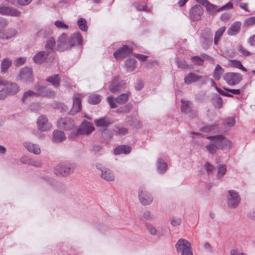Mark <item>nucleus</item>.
I'll return each mask as SVG.
<instances>
[{
	"label": "nucleus",
	"mask_w": 255,
	"mask_h": 255,
	"mask_svg": "<svg viewBox=\"0 0 255 255\" xmlns=\"http://www.w3.org/2000/svg\"><path fill=\"white\" fill-rule=\"evenodd\" d=\"M208 138L210 139V143L206 147L211 154L215 153L217 149H230L233 145L232 141L223 135H216Z\"/></svg>",
	"instance_id": "1"
},
{
	"label": "nucleus",
	"mask_w": 255,
	"mask_h": 255,
	"mask_svg": "<svg viewBox=\"0 0 255 255\" xmlns=\"http://www.w3.org/2000/svg\"><path fill=\"white\" fill-rule=\"evenodd\" d=\"M61 44H64L66 48H71L75 45H81L83 39L79 32L73 33L68 37L65 33L62 34L59 38Z\"/></svg>",
	"instance_id": "2"
},
{
	"label": "nucleus",
	"mask_w": 255,
	"mask_h": 255,
	"mask_svg": "<svg viewBox=\"0 0 255 255\" xmlns=\"http://www.w3.org/2000/svg\"><path fill=\"white\" fill-rule=\"evenodd\" d=\"M226 198L227 206L230 209L237 208L239 206L241 201V197L239 193L233 189L228 190Z\"/></svg>",
	"instance_id": "3"
},
{
	"label": "nucleus",
	"mask_w": 255,
	"mask_h": 255,
	"mask_svg": "<svg viewBox=\"0 0 255 255\" xmlns=\"http://www.w3.org/2000/svg\"><path fill=\"white\" fill-rule=\"evenodd\" d=\"M76 166L74 163L67 162L57 164L54 168L55 173L59 175H68L73 172Z\"/></svg>",
	"instance_id": "4"
},
{
	"label": "nucleus",
	"mask_w": 255,
	"mask_h": 255,
	"mask_svg": "<svg viewBox=\"0 0 255 255\" xmlns=\"http://www.w3.org/2000/svg\"><path fill=\"white\" fill-rule=\"evenodd\" d=\"M176 252L180 255H193L190 243L187 240L180 239L175 246Z\"/></svg>",
	"instance_id": "5"
},
{
	"label": "nucleus",
	"mask_w": 255,
	"mask_h": 255,
	"mask_svg": "<svg viewBox=\"0 0 255 255\" xmlns=\"http://www.w3.org/2000/svg\"><path fill=\"white\" fill-rule=\"evenodd\" d=\"M200 42L202 47L208 49L212 44L213 33L211 28L206 27L203 29L200 37Z\"/></svg>",
	"instance_id": "6"
},
{
	"label": "nucleus",
	"mask_w": 255,
	"mask_h": 255,
	"mask_svg": "<svg viewBox=\"0 0 255 255\" xmlns=\"http://www.w3.org/2000/svg\"><path fill=\"white\" fill-rule=\"evenodd\" d=\"M223 78L230 86L237 85L243 79L241 74L234 72L226 73L224 74Z\"/></svg>",
	"instance_id": "7"
},
{
	"label": "nucleus",
	"mask_w": 255,
	"mask_h": 255,
	"mask_svg": "<svg viewBox=\"0 0 255 255\" xmlns=\"http://www.w3.org/2000/svg\"><path fill=\"white\" fill-rule=\"evenodd\" d=\"M138 196L140 203L143 205H148L152 202L151 195L144 187L139 188Z\"/></svg>",
	"instance_id": "8"
},
{
	"label": "nucleus",
	"mask_w": 255,
	"mask_h": 255,
	"mask_svg": "<svg viewBox=\"0 0 255 255\" xmlns=\"http://www.w3.org/2000/svg\"><path fill=\"white\" fill-rule=\"evenodd\" d=\"M96 167L101 171L100 176L102 179L107 181H113L115 180V175L110 169L103 167L100 164H96Z\"/></svg>",
	"instance_id": "9"
},
{
	"label": "nucleus",
	"mask_w": 255,
	"mask_h": 255,
	"mask_svg": "<svg viewBox=\"0 0 255 255\" xmlns=\"http://www.w3.org/2000/svg\"><path fill=\"white\" fill-rule=\"evenodd\" d=\"M36 123L38 129L42 131H48L52 128V124L49 122L47 118L43 115L38 118Z\"/></svg>",
	"instance_id": "10"
},
{
	"label": "nucleus",
	"mask_w": 255,
	"mask_h": 255,
	"mask_svg": "<svg viewBox=\"0 0 255 255\" xmlns=\"http://www.w3.org/2000/svg\"><path fill=\"white\" fill-rule=\"evenodd\" d=\"M207 78L206 76H202L193 73H189L184 78V82L186 84H190L192 83L200 81L201 84L206 83Z\"/></svg>",
	"instance_id": "11"
},
{
	"label": "nucleus",
	"mask_w": 255,
	"mask_h": 255,
	"mask_svg": "<svg viewBox=\"0 0 255 255\" xmlns=\"http://www.w3.org/2000/svg\"><path fill=\"white\" fill-rule=\"evenodd\" d=\"M57 126L59 128L69 130L74 128L75 124L74 121L70 118H61L57 122Z\"/></svg>",
	"instance_id": "12"
},
{
	"label": "nucleus",
	"mask_w": 255,
	"mask_h": 255,
	"mask_svg": "<svg viewBox=\"0 0 255 255\" xmlns=\"http://www.w3.org/2000/svg\"><path fill=\"white\" fill-rule=\"evenodd\" d=\"M95 129L92 124L84 121L81 124L79 128L77 130L75 135L79 134H89Z\"/></svg>",
	"instance_id": "13"
},
{
	"label": "nucleus",
	"mask_w": 255,
	"mask_h": 255,
	"mask_svg": "<svg viewBox=\"0 0 255 255\" xmlns=\"http://www.w3.org/2000/svg\"><path fill=\"white\" fill-rule=\"evenodd\" d=\"M3 86L9 96L15 95L20 91L19 86L14 82L5 81Z\"/></svg>",
	"instance_id": "14"
},
{
	"label": "nucleus",
	"mask_w": 255,
	"mask_h": 255,
	"mask_svg": "<svg viewBox=\"0 0 255 255\" xmlns=\"http://www.w3.org/2000/svg\"><path fill=\"white\" fill-rule=\"evenodd\" d=\"M118 78H115L109 86V90L114 93L120 92L123 89L125 88L126 82L124 81L117 83Z\"/></svg>",
	"instance_id": "15"
},
{
	"label": "nucleus",
	"mask_w": 255,
	"mask_h": 255,
	"mask_svg": "<svg viewBox=\"0 0 255 255\" xmlns=\"http://www.w3.org/2000/svg\"><path fill=\"white\" fill-rule=\"evenodd\" d=\"M203 8L199 5H195L192 7L190 11V16L193 21H198L201 19L203 14Z\"/></svg>",
	"instance_id": "16"
},
{
	"label": "nucleus",
	"mask_w": 255,
	"mask_h": 255,
	"mask_svg": "<svg viewBox=\"0 0 255 255\" xmlns=\"http://www.w3.org/2000/svg\"><path fill=\"white\" fill-rule=\"evenodd\" d=\"M31 75V69L29 67H24L20 71L17 79L24 82H30Z\"/></svg>",
	"instance_id": "17"
},
{
	"label": "nucleus",
	"mask_w": 255,
	"mask_h": 255,
	"mask_svg": "<svg viewBox=\"0 0 255 255\" xmlns=\"http://www.w3.org/2000/svg\"><path fill=\"white\" fill-rule=\"evenodd\" d=\"M132 49L127 45H124L114 53V56L117 59H120L131 52Z\"/></svg>",
	"instance_id": "18"
},
{
	"label": "nucleus",
	"mask_w": 255,
	"mask_h": 255,
	"mask_svg": "<svg viewBox=\"0 0 255 255\" xmlns=\"http://www.w3.org/2000/svg\"><path fill=\"white\" fill-rule=\"evenodd\" d=\"M0 13L11 16H19L21 12L15 8L3 6L0 7Z\"/></svg>",
	"instance_id": "19"
},
{
	"label": "nucleus",
	"mask_w": 255,
	"mask_h": 255,
	"mask_svg": "<svg viewBox=\"0 0 255 255\" xmlns=\"http://www.w3.org/2000/svg\"><path fill=\"white\" fill-rule=\"evenodd\" d=\"M94 123L96 127L99 128L102 130H105L112 124V122L108 118L103 117L95 120Z\"/></svg>",
	"instance_id": "20"
},
{
	"label": "nucleus",
	"mask_w": 255,
	"mask_h": 255,
	"mask_svg": "<svg viewBox=\"0 0 255 255\" xmlns=\"http://www.w3.org/2000/svg\"><path fill=\"white\" fill-rule=\"evenodd\" d=\"M73 100V106L71 110L69 111V114L74 115L81 111V99L77 96H75Z\"/></svg>",
	"instance_id": "21"
},
{
	"label": "nucleus",
	"mask_w": 255,
	"mask_h": 255,
	"mask_svg": "<svg viewBox=\"0 0 255 255\" xmlns=\"http://www.w3.org/2000/svg\"><path fill=\"white\" fill-rule=\"evenodd\" d=\"M17 34V31L14 28H8L4 32L0 29V39H9L15 36Z\"/></svg>",
	"instance_id": "22"
},
{
	"label": "nucleus",
	"mask_w": 255,
	"mask_h": 255,
	"mask_svg": "<svg viewBox=\"0 0 255 255\" xmlns=\"http://www.w3.org/2000/svg\"><path fill=\"white\" fill-rule=\"evenodd\" d=\"M66 139L64 132L61 130L56 129L52 133V141L54 143H61Z\"/></svg>",
	"instance_id": "23"
},
{
	"label": "nucleus",
	"mask_w": 255,
	"mask_h": 255,
	"mask_svg": "<svg viewBox=\"0 0 255 255\" xmlns=\"http://www.w3.org/2000/svg\"><path fill=\"white\" fill-rule=\"evenodd\" d=\"M24 147L29 152L38 155L41 152L40 148L38 144H34L29 141H25L23 143Z\"/></svg>",
	"instance_id": "24"
},
{
	"label": "nucleus",
	"mask_w": 255,
	"mask_h": 255,
	"mask_svg": "<svg viewBox=\"0 0 255 255\" xmlns=\"http://www.w3.org/2000/svg\"><path fill=\"white\" fill-rule=\"evenodd\" d=\"M242 23L240 21L233 23L228 29L227 33L229 35H235L239 33Z\"/></svg>",
	"instance_id": "25"
},
{
	"label": "nucleus",
	"mask_w": 255,
	"mask_h": 255,
	"mask_svg": "<svg viewBox=\"0 0 255 255\" xmlns=\"http://www.w3.org/2000/svg\"><path fill=\"white\" fill-rule=\"evenodd\" d=\"M49 52L45 51H42L37 52L33 57V59L36 63H42L46 59Z\"/></svg>",
	"instance_id": "26"
},
{
	"label": "nucleus",
	"mask_w": 255,
	"mask_h": 255,
	"mask_svg": "<svg viewBox=\"0 0 255 255\" xmlns=\"http://www.w3.org/2000/svg\"><path fill=\"white\" fill-rule=\"evenodd\" d=\"M146 229L149 234L153 236L158 237L163 235L161 230H157V228L151 224H147L146 225Z\"/></svg>",
	"instance_id": "27"
},
{
	"label": "nucleus",
	"mask_w": 255,
	"mask_h": 255,
	"mask_svg": "<svg viewBox=\"0 0 255 255\" xmlns=\"http://www.w3.org/2000/svg\"><path fill=\"white\" fill-rule=\"evenodd\" d=\"M181 111L186 114H188L192 111V103L189 101L181 100Z\"/></svg>",
	"instance_id": "28"
},
{
	"label": "nucleus",
	"mask_w": 255,
	"mask_h": 255,
	"mask_svg": "<svg viewBox=\"0 0 255 255\" xmlns=\"http://www.w3.org/2000/svg\"><path fill=\"white\" fill-rule=\"evenodd\" d=\"M131 151V147L128 145H122L117 147L114 150V154L118 155L122 153L128 154Z\"/></svg>",
	"instance_id": "29"
},
{
	"label": "nucleus",
	"mask_w": 255,
	"mask_h": 255,
	"mask_svg": "<svg viewBox=\"0 0 255 255\" xmlns=\"http://www.w3.org/2000/svg\"><path fill=\"white\" fill-rule=\"evenodd\" d=\"M12 65V60L8 58H5L0 63V72L1 73H5Z\"/></svg>",
	"instance_id": "30"
},
{
	"label": "nucleus",
	"mask_w": 255,
	"mask_h": 255,
	"mask_svg": "<svg viewBox=\"0 0 255 255\" xmlns=\"http://www.w3.org/2000/svg\"><path fill=\"white\" fill-rule=\"evenodd\" d=\"M167 169V164L161 158H158L157 160V170L160 174L165 173Z\"/></svg>",
	"instance_id": "31"
},
{
	"label": "nucleus",
	"mask_w": 255,
	"mask_h": 255,
	"mask_svg": "<svg viewBox=\"0 0 255 255\" xmlns=\"http://www.w3.org/2000/svg\"><path fill=\"white\" fill-rule=\"evenodd\" d=\"M35 97H37L36 93L34 91L28 90L23 93L21 97V101L23 103H27L31 99Z\"/></svg>",
	"instance_id": "32"
},
{
	"label": "nucleus",
	"mask_w": 255,
	"mask_h": 255,
	"mask_svg": "<svg viewBox=\"0 0 255 255\" xmlns=\"http://www.w3.org/2000/svg\"><path fill=\"white\" fill-rule=\"evenodd\" d=\"M216 177L219 180L222 179L227 172V166L224 164H219L217 167Z\"/></svg>",
	"instance_id": "33"
},
{
	"label": "nucleus",
	"mask_w": 255,
	"mask_h": 255,
	"mask_svg": "<svg viewBox=\"0 0 255 255\" xmlns=\"http://www.w3.org/2000/svg\"><path fill=\"white\" fill-rule=\"evenodd\" d=\"M136 61L134 58L128 59L125 62L126 67L128 72H132L135 68Z\"/></svg>",
	"instance_id": "34"
},
{
	"label": "nucleus",
	"mask_w": 255,
	"mask_h": 255,
	"mask_svg": "<svg viewBox=\"0 0 255 255\" xmlns=\"http://www.w3.org/2000/svg\"><path fill=\"white\" fill-rule=\"evenodd\" d=\"M226 30V26H222L219 28L215 32L214 42L217 45L218 42Z\"/></svg>",
	"instance_id": "35"
},
{
	"label": "nucleus",
	"mask_w": 255,
	"mask_h": 255,
	"mask_svg": "<svg viewBox=\"0 0 255 255\" xmlns=\"http://www.w3.org/2000/svg\"><path fill=\"white\" fill-rule=\"evenodd\" d=\"M47 81L51 83L54 87H58L59 85L60 77L59 75L50 76L47 79Z\"/></svg>",
	"instance_id": "36"
},
{
	"label": "nucleus",
	"mask_w": 255,
	"mask_h": 255,
	"mask_svg": "<svg viewBox=\"0 0 255 255\" xmlns=\"http://www.w3.org/2000/svg\"><path fill=\"white\" fill-rule=\"evenodd\" d=\"M229 65L232 66L237 68H238L244 72L247 71V69L246 68L244 67L241 63V62L237 60H232L229 61Z\"/></svg>",
	"instance_id": "37"
},
{
	"label": "nucleus",
	"mask_w": 255,
	"mask_h": 255,
	"mask_svg": "<svg viewBox=\"0 0 255 255\" xmlns=\"http://www.w3.org/2000/svg\"><path fill=\"white\" fill-rule=\"evenodd\" d=\"M212 103L215 107L220 109L223 105L222 98L216 94L212 98Z\"/></svg>",
	"instance_id": "38"
},
{
	"label": "nucleus",
	"mask_w": 255,
	"mask_h": 255,
	"mask_svg": "<svg viewBox=\"0 0 255 255\" xmlns=\"http://www.w3.org/2000/svg\"><path fill=\"white\" fill-rule=\"evenodd\" d=\"M130 95V92L124 93L119 96L116 99L117 103L120 104H125L128 100L129 96Z\"/></svg>",
	"instance_id": "39"
},
{
	"label": "nucleus",
	"mask_w": 255,
	"mask_h": 255,
	"mask_svg": "<svg viewBox=\"0 0 255 255\" xmlns=\"http://www.w3.org/2000/svg\"><path fill=\"white\" fill-rule=\"evenodd\" d=\"M102 97L100 95L92 94L89 96L88 102L92 104H97L101 102Z\"/></svg>",
	"instance_id": "40"
},
{
	"label": "nucleus",
	"mask_w": 255,
	"mask_h": 255,
	"mask_svg": "<svg viewBox=\"0 0 255 255\" xmlns=\"http://www.w3.org/2000/svg\"><path fill=\"white\" fill-rule=\"evenodd\" d=\"M224 72L223 68L219 65H217L214 69L213 76L215 79L219 80Z\"/></svg>",
	"instance_id": "41"
},
{
	"label": "nucleus",
	"mask_w": 255,
	"mask_h": 255,
	"mask_svg": "<svg viewBox=\"0 0 255 255\" xmlns=\"http://www.w3.org/2000/svg\"><path fill=\"white\" fill-rule=\"evenodd\" d=\"M77 24L79 28L83 31H86L88 30L87 21L83 18H80L77 21Z\"/></svg>",
	"instance_id": "42"
},
{
	"label": "nucleus",
	"mask_w": 255,
	"mask_h": 255,
	"mask_svg": "<svg viewBox=\"0 0 255 255\" xmlns=\"http://www.w3.org/2000/svg\"><path fill=\"white\" fill-rule=\"evenodd\" d=\"M113 130L116 134L121 136L125 135L128 132V128L121 127H116Z\"/></svg>",
	"instance_id": "43"
},
{
	"label": "nucleus",
	"mask_w": 255,
	"mask_h": 255,
	"mask_svg": "<svg viewBox=\"0 0 255 255\" xmlns=\"http://www.w3.org/2000/svg\"><path fill=\"white\" fill-rule=\"evenodd\" d=\"M205 7L207 10L211 13H214L221 11L220 7L219 8L217 5L211 4L209 2H208Z\"/></svg>",
	"instance_id": "44"
},
{
	"label": "nucleus",
	"mask_w": 255,
	"mask_h": 255,
	"mask_svg": "<svg viewBox=\"0 0 255 255\" xmlns=\"http://www.w3.org/2000/svg\"><path fill=\"white\" fill-rule=\"evenodd\" d=\"M236 123L235 120L233 118H227L224 120L223 125L226 127H232Z\"/></svg>",
	"instance_id": "45"
},
{
	"label": "nucleus",
	"mask_w": 255,
	"mask_h": 255,
	"mask_svg": "<svg viewBox=\"0 0 255 255\" xmlns=\"http://www.w3.org/2000/svg\"><path fill=\"white\" fill-rule=\"evenodd\" d=\"M55 45V41L53 37H51L47 40L45 47L47 49L52 50Z\"/></svg>",
	"instance_id": "46"
},
{
	"label": "nucleus",
	"mask_w": 255,
	"mask_h": 255,
	"mask_svg": "<svg viewBox=\"0 0 255 255\" xmlns=\"http://www.w3.org/2000/svg\"><path fill=\"white\" fill-rule=\"evenodd\" d=\"M255 24V16H251L245 19L243 25L244 27H249Z\"/></svg>",
	"instance_id": "47"
},
{
	"label": "nucleus",
	"mask_w": 255,
	"mask_h": 255,
	"mask_svg": "<svg viewBox=\"0 0 255 255\" xmlns=\"http://www.w3.org/2000/svg\"><path fill=\"white\" fill-rule=\"evenodd\" d=\"M54 25L59 29H67L69 28L68 25L65 24L64 21L61 20H57L55 21Z\"/></svg>",
	"instance_id": "48"
},
{
	"label": "nucleus",
	"mask_w": 255,
	"mask_h": 255,
	"mask_svg": "<svg viewBox=\"0 0 255 255\" xmlns=\"http://www.w3.org/2000/svg\"><path fill=\"white\" fill-rule=\"evenodd\" d=\"M143 218L147 220H155L156 217L149 211H145L143 214Z\"/></svg>",
	"instance_id": "49"
},
{
	"label": "nucleus",
	"mask_w": 255,
	"mask_h": 255,
	"mask_svg": "<svg viewBox=\"0 0 255 255\" xmlns=\"http://www.w3.org/2000/svg\"><path fill=\"white\" fill-rule=\"evenodd\" d=\"M178 67L181 69H186L188 67V65L186 61L183 59H179L177 60Z\"/></svg>",
	"instance_id": "50"
},
{
	"label": "nucleus",
	"mask_w": 255,
	"mask_h": 255,
	"mask_svg": "<svg viewBox=\"0 0 255 255\" xmlns=\"http://www.w3.org/2000/svg\"><path fill=\"white\" fill-rule=\"evenodd\" d=\"M130 125L132 126L133 128H136V129H139L141 128L142 125L140 122L136 119H132L130 123Z\"/></svg>",
	"instance_id": "51"
},
{
	"label": "nucleus",
	"mask_w": 255,
	"mask_h": 255,
	"mask_svg": "<svg viewBox=\"0 0 255 255\" xmlns=\"http://www.w3.org/2000/svg\"><path fill=\"white\" fill-rule=\"evenodd\" d=\"M218 127V124H214L211 126H208L203 128V130L206 132H210L215 130Z\"/></svg>",
	"instance_id": "52"
},
{
	"label": "nucleus",
	"mask_w": 255,
	"mask_h": 255,
	"mask_svg": "<svg viewBox=\"0 0 255 255\" xmlns=\"http://www.w3.org/2000/svg\"><path fill=\"white\" fill-rule=\"evenodd\" d=\"M204 168L205 169L208 174H211L213 173L214 169V166L208 162H206L205 164Z\"/></svg>",
	"instance_id": "53"
},
{
	"label": "nucleus",
	"mask_w": 255,
	"mask_h": 255,
	"mask_svg": "<svg viewBox=\"0 0 255 255\" xmlns=\"http://www.w3.org/2000/svg\"><path fill=\"white\" fill-rule=\"evenodd\" d=\"M191 60L197 65H202L203 63V60L198 56H195L191 57Z\"/></svg>",
	"instance_id": "54"
},
{
	"label": "nucleus",
	"mask_w": 255,
	"mask_h": 255,
	"mask_svg": "<svg viewBox=\"0 0 255 255\" xmlns=\"http://www.w3.org/2000/svg\"><path fill=\"white\" fill-rule=\"evenodd\" d=\"M238 50L244 56H247L250 55L251 54V52H250L249 51L247 50L242 45L238 46Z\"/></svg>",
	"instance_id": "55"
},
{
	"label": "nucleus",
	"mask_w": 255,
	"mask_h": 255,
	"mask_svg": "<svg viewBox=\"0 0 255 255\" xmlns=\"http://www.w3.org/2000/svg\"><path fill=\"white\" fill-rule=\"evenodd\" d=\"M44 93H45V95H43V96H45V97H53L55 95V93L53 91L51 90L50 89H49V88H48L46 87L45 88V90H44Z\"/></svg>",
	"instance_id": "56"
},
{
	"label": "nucleus",
	"mask_w": 255,
	"mask_h": 255,
	"mask_svg": "<svg viewBox=\"0 0 255 255\" xmlns=\"http://www.w3.org/2000/svg\"><path fill=\"white\" fill-rule=\"evenodd\" d=\"M8 96L9 95L4 88L0 90V101L5 100Z\"/></svg>",
	"instance_id": "57"
},
{
	"label": "nucleus",
	"mask_w": 255,
	"mask_h": 255,
	"mask_svg": "<svg viewBox=\"0 0 255 255\" xmlns=\"http://www.w3.org/2000/svg\"><path fill=\"white\" fill-rule=\"evenodd\" d=\"M181 223V220L178 218H173L171 221V224L174 226H177Z\"/></svg>",
	"instance_id": "58"
},
{
	"label": "nucleus",
	"mask_w": 255,
	"mask_h": 255,
	"mask_svg": "<svg viewBox=\"0 0 255 255\" xmlns=\"http://www.w3.org/2000/svg\"><path fill=\"white\" fill-rule=\"evenodd\" d=\"M143 87V83L141 80H138L134 84V88L137 91H140Z\"/></svg>",
	"instance_id": "59"
},
{
	"label": "nucleus",
	"mask_w": 255,
	"mask_h": 255,
	"mask_svg": "<svg viewBox=\"0 0 255 255\" xmlns=\"http://www.w3.org/2000/svg\"><path fill=\"white\" fill-rule=\"evenodd\" d=\"M107 99V102H108L111 108L117 107V105L115 103L114 99L112 97H108Z\"/></svg>",
	"instance_id": "60"
},
{
	"label": "nucleus",
	"mask_w": 255,
	"mask_h": 255,
	"mask_svg": "<svg viewBox=\"0 0 255 255\" xmlns=\"http://www.w3.org/2000/svg\"><path fill=\"white\" fill-rule=\"evenodd\" d=\"M32 0H17L18 4L21 6H25L29 4Z\"/></svg>",
	"instance_id": "61"
},
{
	"label": "nucleus",
	"mask_w": 255,
	"mask_h": 255,
	"mask_svg": "<svg viewBox=\"0 0 255 255\" xmlns=\"http://www.w3.org/2000/svg\"><path fill=\"white\" fill-rule=\"evenodd\" d=\"M26 60V59L25 57H19L16 60V65L21 66L25 62Z\"/></svg>",
	"instance_id": "62"
},
{
	"label": "nucleus",
	"mask_w": 255,
	"mask_h": 255,
	"mask_svg": "<svg viewBox=\"0 0 255 255\" xmlns=\"http://www.w3.org/2000/svg\"><path fill=\"white\" fill-rule=\"evenodd\" d=\"M30 165H31L34 167H40L41 166L42 163L39 160H33L31 159Z\"/></svg>",
	"instance_id": "63"
},
{
	"label": "nucleus",
	"mask_w": 255,
	"mask_h": 255,
	"mask_svg": "<svg viewBox=\"0 0 255 255\" xmlns=\"http://www.w3.org/2000/svg\"><path fill=\"white\" fill-rule=\"evenodd\" d=\"M247 217L249 219L255 221V209L249 212L247 214Z\"/></svg>",
	"instance_id": "64"
}]
</instances>
